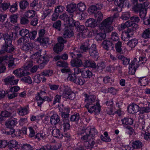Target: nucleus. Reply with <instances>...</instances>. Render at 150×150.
I'll use <instances>...</instances> for the list:
<instances>
[{
    "instance_id": "603ef678",
    "label": "nucleus",
    "mask_w": 150,
    "mask_h": 150,
    "mask_svg": "<svg viewBox=\"0 0 150 150\" xmlns=\"http://www.w3.org/2000/svg\"><path fill=\"white\" fill-rule=\"evenodd\" d=\"M150 112V107L149 106L141 107L140 108L139 115L143 114L145 113H148Z\"/></svg>"
},
{
    "instance_id": "6e6552de",
    "label": "nucleus",
    "mask_w": 150,
    "mask_h": 150,
    "mask_svg": "<svg viewBox=\"0 0 150 150\" xmlns=\"http://www.w3.org/2000/svg\"><path fill=\"white\" fill-rule=\"evenodd\" d=\"M4 81L6 85L10 84L12 85L17 84L19 80L15 79V77L12 75H10L4 79Z\"/></svg>"
},
{
    "instance_id": "774afa93",
    "label": "nucleus",
    "mask_w": 150,
    "mask_h": 150,
    "mask_svg": "<svg viewBox=\"0 0 150 150\" xmlns=\"http://www.w3.org/2000/svg\"><path fill=\"white\" fill-rule=\"evenodd\" d=\"M32 48L31 44L30 43H28L23 45L21 49L25 51H28L29 50H30Z\"/></svg>"
},
{
    "instance_id": "ddd939ff",
    "label": "nucleus",
    "mask_w": 150,
    "mask_h": 150,
    "mask_svg": "<svg viewBox=\"0 0 150 150\" xmlns=\"http://www.w3.org/2000/svg\"><path fill=\"white\" fill-rule=\"evenodd\" d=\"M17 123V119H10L6 122L5 125L7 128L13 129V127L15 126Z\"/></svg>"
},
{
    "instance_id": "412c9836",
    "label": "nucleus",
    "mask_w": 150,
    "mask_h": 150,
    "mask_svg": "<svg viewBox=\"0 0 150 150\" xmlns=\"http://www.w3.org/2000/svg\"><path fill=\"white\" fill-rule=\"evenodd\" d=\"M65 110L66 111V112L67 113H66L65 112H61V116L62 119V122H69V114L68 113L70 111L69 109L67 108L65 109Z\"/></svg>"
},
{
    "instance_id": "de8ad7c7",
    "label": "nucleus",
    "mask_w": 150,
    "mask_h": 150,
    "mask_svg": "<svg viewBox=\"0 0 150 150\" xmlns=\"http://www.w3.org/2000/svg\"><path fill=\"white\" fill-rule=\"evenodd\" d=\"M62 22L60 20H58L54 23L52 25V27L59 31L61 30V27Z\"/></svg>"
},
{
    "instance_id": "5701e85b",
    "label": "nucleus",
    "mask_w": 150,
    "mask_h": 150,
    "mask_svg": "<svg viewBox=\"0 0 150 150\" xmlns=\"http://www.w3.org/2000/svg\"><path fill=\"white\" fill-rule=\"evenodd\" d=\"M95 144V142L93 139L92 140H88V141H84V146L87 149H92Z\"/></svg>"
},
{
    "instance_id": "9d476101",
    "label": "nucleus",
    "mask_w": 150,
    "mask_h": 150,
    "mask_svg": "<svg viewBox=\"0 0 150 150\" xmlns=\"http://www.w3.org/2000/svg\"><path fill=\"white\" fill-rule=\"evenodd\" d=\"M139 61H137V58L135 57L129 64V69L130 70L132 71L133 73H134L137 68L139 67Z\"/></svg>"
},
{
    "instance_id": "393cba45",
    "label": "nucleus",
    "mask_w": 150,
    "mask_h": 150,
    "mask_svg": "<svg viewBox=\"0 0 150 150\" xmlns=\"http://www.w3.org/2000/svg\"><path fill=\"white\" fill-rule=\"evenodd\" d=\"M37 40L41 44H42L49 45L52 43V40H50L48 37H43L41 38H38Z\"/></svg>"
},
{
    "instance_id": "423d86ee",
    "label": "nucleus",
    "mask_w": 150,
    "mask_h": 150,
    "mask_svg": "<svg viewBox=\"0 0 150 150\" xmlns=\"http://www.w3.org/2000/svg\"><path fill=\"white\" fill-rule=\"evenodd\" d=\"M89 52L90 55L95 59L97 60L99 57V53L96 49L95 45H92L89 49Z\"/></svg>"
},
{
    "instance_id": "5fc2aeb1",
    "label": "nucleus",
    "mask_w": 150,
    "mask_h": 150,
    "mask_svg": "<svg viewBox=\"0 0 150 150\" xmlns=\"http://www.w3.org/2000/svg\"><path fill=\"white\" fill-rule=\"evenodd\" d=\"M35 100L37 102L38 105L40 107H41L42 105L44 102L46 101L45 99L36 96H35Z\"/></svg>"
},
{
    "instance_id": "4468645a",
    "label": "nucleus",
    "mask_w": 150,
    "mask_h": 150,
    "mask_svg": "<svg viewBox=\"0 0 150 150\" xmlns=\"http://www.w3.org/2000/svg\"><path fill=\"white\" fill-rule=\"evenodd\" d=\"M140 108L138 105L133 103L129 105L127 110L129 113L133 114L139 112Z\"/></svg>"
},
{
    "instance_id": "09e8293b",
    "label": "nucleus",
    "mask_w": 150,
    "mask_h": 150,
    "mask_svg": "<svg viewBox=\"0 0 150 150\" xmlns=\"http://www.w3.org/2000/svg\"><path fill=\"white\" fill-rule=\"evenodd\" d=\"M35 11L33 10H29L25 13V16L29 18H32L35 16Z\"/></svg>"
},
{
    "instance_id": "b1692460",
    "label": "nucleus",
    "mask_w": 150,
    "mask_h": 150,
    "mask_svg": "<svg viewBox=\"0 0 150 150\" xmlns=\"http://www.w3.org/2000/svg\"><path fill=\"white\" fill-rule=\"evenodd\" d=\"M86 132L87 134H88L89 135L91 136V137L93 139V137L97 134V131L95 128H91L90 127H87Z\"/></svg>"
},
{
    "instance_id": "7ed1b4c3",
    "label": "nucleus",
    "mask_w": 150,
    "mask_h": 150,
    "mask_svg": "<svg viewBox=\"0 0 150 150\" xmlns=\"http://www.w3.org/2000/svg\"><path fill=\"white\" fill-rule=\"evenodd\" d=\"M113 18L112 17H109L105 19L102 22L101 25L102 27L104 30L107 32H111L113 29V27L111 24L113 21Z\"/></svg>"
},
{
    "instance_id": "a19ab883",
    "label": "nucleus",
    "mask_w": 150,
    "mask_h": 150,
    "mask_svg": "<svg viewBox=\"0 0 150 150\" xmlns=\"http://www.w3.org/2000/svg\"><path fill=\"white\" fill-rule=\"evenodd\" d=\"M122 124L126 125H131L133 124V120L131 118L125 117L121 120Z\"/></svg>"
},
{
    "instance_id": "39448f33",
    "label": "nucleus",
    "mask_w": 150,
    "mask_h": 150,
    "mask_svg": "<svg viewBox=\"0 0 150 150\" xmlns=\"http://www.w3.org/2000/svg\"><path fill=\"white\" fill-rule=\"evenodd\" d=\"M41 50H39L36 52L32 56V59H38L39 61H40L46 63L49 61V57L47 55H45L43 56L41 55Z\"/></svg>"
},
{
    "instance_id": "f3484780",
    "label": "nucleus",
    "mask_w": 150,
    "mask_h": 150,
    "mask_svg": "<svg viewBox=\"0 0 150 150\" xmlns=\"http://www.w3.org/2000/svg\"><path fill=\"white\" fill-rule=\"evenodd\" d=\"M53 12V8L47 7L46 6L44 8V10L42 16V19H44L47 16H50Z\"/></svg>"
},
{
    "instance_id": "58836bf2",
    "label": "nucleus",
    "mask_w": 150,
    "mask_h": 150,
    "mask_svg": "<svg viewBox=\"0 0 150 150\" xmlns=\"http://www.w3.org/2000/svg\"><path fill=\"white\" fill-rule=\"evenodd\" d=\"M142 145V143L139 141H135L132 143V147L134 149L141 148Z\"/></svg>"
},
{
    "instance_id": "cd10ccee",
    "label": "nucleus",
    "mask_w": 150,
    "mask_h": 150,
    "mask_svg": "<svg viewBox=\"0 0 150 150\" xmlns=\"http://www.w3.org/2000/svg\"><path fill=\"white\" fill-rule=\"evenodd\" d=\"M59 18L60 19L63 21L66 22L67 23H68L69 25V21L71 19H72L73 17L72 18H71L70 16H69L66 13H64L59 16Z\"/></svg>"
},
{
    "instance_id": "ea45409f",
    "label": "nucleus",
    "mask_w": 150,
    "mask_h": 150,
    "mask_svg": "<svg viewBox=\"0 0 150 150\" xmlns=\"http://www.w3.org/2000/svg\"><path fill=\"white\" fill-rule=\"evenodd\" d=\"M82 76L83 78H90L92 75V72L89 70L82 71L81 73Z\"/></svg>"
},
{
    "instance_id": "6ab92c4d",
    "label": "nucleus",
    "mask_w": 150,
    "mask_h": 150,
    "mask_svg": "<svg viewBox=\"0 0 150 150\" xmlns=\"http://www.w3.org/2000/svg\"><path fill=\"white\" fill-rule=\"evenodd\" d=\"M37 96L44 98L48 102H50L52 101V99L47 96V93L45 91H41L37 94Z\"/></svg>"
},
{
    "instance_id": "2f4dec72",
    "label": "nucleus",
    "mask_w": 150,
    "mask_h": 150,
    "mask_svg": "<svg viewBox=\"0 0 150 150\" xmlns=\"http://www.w3.org/2000/svg\"><path fill=\"white\" fill-rule=\"evenodd\" d=\"M8 147H9V150H13V148L17 146L18 145V142L15 140L10 141L8 142Z\"/></svg>"
},
{
    "instance_id": "a18cd8bd",
    "label": "nucleus",
    "mask_w": 150,
    "mask_h": 150,
    "mask_svg": "<svg viewBox=\"0 0 150 150\" xmlns=\"http://www.w3.org/2000/svg\"><path fill=\"white\" fill-rule=\"evenodd\" d=\"M103 134L104 136L101 135L100 136V139L103 141L106 142H108L111 141V139L110 137L108 136V134L107 132H104Z\"/></svg>"
},
{
    "instance_id": "7c9ffc66",
    "label": "nucleus",
    "mask_w": 150,
    "mask_h": 150,
    "mask_svg": "<svg viewBox=\"0 0 150 150\" xmlns=\"http://www.w3.org/2000/svg\"><path fill=\"white\" fill-rule=\"evenodd\" d=\"M138 43V40L136 38H134L129 41L126 43L127 45L131 48L134 47Z\"/></svg>"
},
{
    "instance_id": "c756f323",
    "label": "nucleus",
    "mask_w": 150,
    "mask_h": 150,
    "mask_svg": "<svg viewBox=\"0 0 150 150\" xmlns=\"http://www.w3.org/2000/svg\"><path fill=\"white\" fill-rule=\"evenodd\" d=\"M64 46L62 44L57 43L54 46L53 50L55 52L58 53L63 50Z\"/></svg>"
},
{
    "instance_id": "bf43d9fd",
    "label": "nucleus",
    "mask_w": 150,
    "mask_h": 150,
    "mask_svg": "<svg viewBox=\"0 0 150 150\" xmlns=\"http://www.w3.org/2000/svg\"><path fill=\"white\" fill-rule=\"evenodd\" d=\"M148 79L145 77H142L139 79V82L142 86H145L148 83Z\"/></svg>"
},
{
    "instance_id": "20e7f679",
    "label": "nucleus",
    "mask_w": 150,
    "mask_h": 150,
    "mask_svg": "<svg viewBox=\"0 0 150 150\" xmlns=\"http://www.w3.org/2000/svg\"><path fill=\"white\" fill-rule=\"evenodd\" d=\"M88 111L91 113L94 112L96 115H98L100 112L101 107L99 102L91 104L88 105H85Z\"/></svg>"
},
{
    "instance_id": "864d4df0",
    "label": "nucleus",
    "mask_w": 150,
    "mask_h": 150,
    "mask_svg": "<svg viewBox=\"0 0 150 150\" xmlns=\"http://www.w3.org/2000/svg\"><path fill=\"white\" fill-rule=\"evenodd\" d=\"M21 150H34L33 147L27 143L23 144L21 146Z\"/></svg>"
},
{
    "instance_id": "4d7b16f0",
    "label": "nucleus",
    "mask_w": 150,
    "mask_h": 150,
    "mask_svg": "<svg viewBox=\"0 0 150 150\" xmlns=\"http://www.w3.org/2000/svg\"><path fill=\"white\" fill-rule=\"evenodd\" d=\"M29 33V30L26 29H23L20 30L19 34L22 37H23L27 36Z\"/></svg>"
},
{
    "instance_id": "c9c22d12",
    "label": "nucleus",
    "mask_w": 150,
    "mask_h": 150,
    "mask_svg": "<svg viewBox=\"0 0 150 150\" xmlns=\"http://www.w3.org/2000/svg\"><path fill=\"white\" fill-rule=\"evenodd\" d=\"M144 8V7H143V4H138L134 5L132 8V9L135 12H139L142 10V9Z\"/></svg>"
},
{
    "instance_id": "a878e982",
    "label": "nucleus",
    "mask_w": 150,
    "mask_h": 150,
    "mask_svg": "<svg viewBox=\"0 0 150 150\" xmlns=\"http://www.w3.org/2000/svg\"><path fill=\"white\" fill-rule=\"evenodd\" d=\"M105 31L104 30L102 31L101 30V32L97 33L95 38L96 39L97 41H100L105 39L106 37Z\"/></svg>"
},
{
    "instance_id": "c85d7f7f",
    "label": "nucleus",
    "mask_w": 150,
    "mask_h": 150,
    "mask_svg": "<svg viewBox=\"0 0 150 150\" xmlns=\"http://www.w3.org/2000/svg\"><path fill=\"white\" fill-rule=\"evenodd\" d=\"M117 59L121 60L122 61L123 64L125 65H128L130 61V59L129 58L125 57L121 54L118 56Z\"/></svg>"
},
{
    "instance_id": "f03ea898",
    "label": "nucleus",
    "mask_w": 150,
    "mask_h": 150,
    "mask_svg": "<svg viewBox=\"0 0 150 150\" xmlns=\"http://www.w3.org/2000/svg\"><path fill=\"white\" fill-rule=\"evenodd\" d=\"M13 33L11 34L5 33L3 37L5 43L3 45V48L8 52H13L14 48L12 44L13 38Z\"/></svg>"
},
{
    "instance_id": "e2e57ef3",
    "label": "nucleus",
    "mask_w": 150,
    "mask_h": 150,
    "mask_svg": "<svg viewBox=\"0 0 150 150\" xmlns=\"http://www.w3.org/2000/svg\"><path fill=\"white\" fill-rule=\"evenodd\" d=\"M62 125L63 126V130L64 132L69 130L70 129V122H63L62 124Z\"/></svg>"
},
{
    "instance_id": "37998d69",
    "label": "nucleus",
    "mask_w": 150,
    "mask_h": 150,
    "mask_svg": "<svg viewBox=\"0 0 150 150\" xmlns=\"http://www.w3.org/2000/svg\"><path fill=\"white\" fill-rule=\"evenodd\" d=\"M94 17L98 21H100L103 20V15L100 11H98L96 13L94 14Z\"/></svg>"
},
{
    "instance_id": "a211bd4d",
    "label": "nucleus",
    "mask_w": 150,
    "mask_h": 150,
    "mask_svg": "<svg viewBox=\"0 0 150 150\" xmlns=\"http://www.w3.org/2000/svg\"><path fill=\"white\" fill-rule=\"evenodd\" d=\"M103 48L107 50H112L114 45L112 42L109 40H104L102 43Z\"/></svg>"
},
{
    "instance_id": "dca6fc26",
    "label": "nucleus",
    "mask_w": 150,
    "mask_h": 150,
    "mask_svg": "<svg viewBox=\"0 0 150 150\" xmlns=\"http://www.w3.org/2000/svg\"><path fill=\"white\" fill-rule=\"evenodd\" d=\"M29 109V108L28 105L24 107H21L17 109V112L19 115L24 116L28 113Z\"/></svg>"
},
{
    "instance_id": "13d9d810",
    "label": "nucleus",
    "mask_w": 150,
    "mask_h": 150,
    "mask_svg": "<svg viewBox=\"0 0 150 150\" xmlns=\"http://www.w3.org/2000/svg\"><path fill=\"white\" fill-rule=\"evenodd\" d=\"M85 81L83 77H76L74 81V83L80 85H83Z\"/></svg>"
},
{
    "instance_id": "8fccbe9b",
    "label": "nucleus",
    "mask_w": 150,
    "mask_h": 150,
    "mask_svg": "<svg viewBox=\"0 0 150 150\" xmlns=\"http://www.w3.org/2000/svg\"><path fill=\"white\" fill-rule=\"evenodd\" d=\"M8 62H6V63L8 64V66L9 68H13L16 66L14 62V60L13 59L11 58L10 57H8Z\"/></svg>"
},
{
    "instance_id": "f8f14e48",
    "label": "nucleus",
    "mask_w": 150,
    "mask_h": 150,
    "mask_svg": "<svg viewBox=\"0 0 150 150\" xmlns=\"http://www.w3.org/2000/svg\"><path fill=\"white\" fill-rule=\"evenodd\" d=\"M74 35V33L71 29V27L69 25L65 26L64 28L63 37L65 38H70Z\"/></svg>"
},
{
    "instance_id": "2eb2a0df",
    "label": "nucleus",
    "mask_w": 150,
    "mask_h": 150,
    "mask_svg": "<svg viewBox=\"0 0 150 150\" xmlns=\"http://www.w3.org/2000/svg\"><path fill=\"white\" fill-rule=\"evenodd\" d=\"M60 121V117L57 114H54L50 117V122L52 125H56L59 123Z\"/></svg>"
},
{
    "instance_id": "4c0bfd02",
    "label": "nucleus",
    "mask_w": 150,
    "mask_h": 150,
    "mask_svg": "<svg viewBox=\"0 0 150 150\" xmlns=\"http://www.w3.org/2000/svg\"><path fill=\"white\" fill-rule=\"evenodd\" d=\"M33 61L31 60L30 59L29 60L25 62L22 68L25 70H27L31 68L33 65Z\"/></svg>"
},
{
    "instance_id": "f257e3e1",
    "label": "nucleus",
    "mask_w": 150,
    "mask_h": 150,
    "mask_svg": "<svg viewBox=\"0 0 150 150\" xmlns=\"http://www.w3.org/2000/svg\"><path fill=\"white\" fill-rule=\"evenodd\" d=\"M71 57L75 56L76 58L72 59L71 61V65L73 67H81L83 65L82 60L80 59L83 56L81 53L78 50L77 48L74 49V52L71 53Z\"/></svg>"
},
{
    "instance_id": "e433bc0d",
    "label": "nucleus",
    "mask_w": 150,
    "mask_h": 150,
    "mask_svg": "<svg viewBox=\"0 0 150 150\" xmlns=\"http://www.w3.org/2000/svg\"><path fill=\"white\" fill-rule=\"evenodd\" d=\"M53 73V71L51 69H45L41 73L40 75L46 76H50L52 75Z\"/></svg>"
},
{
    "instance_id": "4be33fe9",
    "label": "nucleus",
    "mask_w": 150,
    "mask_h": 150,
    "mask_svg": "<svg viewBox=\"0 0 150 150\" xmlns=\"http://www.w3.org/2000/svg\"><path fill=\"white\" fill-rule=\"evenodd\" d=\"M85 25L86 26L91 28H94L97 25V22L94 19L90 18L86 21Z\"/></svg>"
},
{
    "instance_id": "0eeeda50",
    "label": "nucleus",
    "mask_w": 150,
    "mask_h": 150,
    "mask_svg": "<svg viewBox=\"0 0 150 150\" xmlns=\"http://www.w3.org/2000/svg\"><path fill=\"white\" fill-rule=\"evenodd\" d=\"M13 74L17 77L19 78L28 75L29 73L27 72V71L22 68L17 69L13 72Z\"/></svg>"
},
{
    "instance_id": "680f3d73",
    "label": "nucleus",
    "mask_w": 150,
    "mask_h": 150,
    "mask_svg": "<svg viewBox=\"0 0 150 150\" xmlns=\"http://www.w3.org/2000/svg\"><path fill=\"white\" fill-rule=\"evenodd\" d=\"M70 121L72 122H77L80 119L79 114L78 113H76V114L71 116L70 118Z\"/></svg>"
},
{
    "instance_id": "c03bdc74",
    "label": "nucleus",
    "mask_w": 150,
    "mask_h": 150,
    "mask_svg": "<svg viewBox=\"0 0 150 150\" xmlns=\"http://www.w3.org/2000/svg\"><path fill=\"white\" fill-rule=\"evenodd\" d=\"M89 45L88 44H86V43H84L83 44H82L80 46V49L81 51V52H80V53H81V54H82V53L83 52H86L88 50H89ZM78 50L80 51L78 49Z\"/></svg>"
},
{
    "instance_id": "0e129e2a",
    "label": "nucleus",
    "mask_w": 150,
    "mask_h": 150,
    "mask_svg": "<svg viewBox=\"0 0 150 150\" xmlns=\"http://www.w3.org/2000/svg\"><path fill=\"white\" fill-rule=\"evenodd\" d=\"M77 7L79 11L81 12H83L85 11L86 8V6L83 3L80 2L77 4Z\"/></svg>"
},
{
    "instance_id": "aec40b11",
    "label": "nucleus",
    "mask_w": 150,
    "mask_h": 150,
    "mask_svg": "<svg viewBox=\"0 0 150 150\" xmlns=\"http://www.w3.org/2000/svg\"><path fill=\"white\" fill-rule=\"evenodd\" d=\"M83 65L85 67L96 68V66L95 62L90 59L84 60Z\"/></svg>"
},
{
    "instance_id": "473e14b6",
    "label": "nucleus",
    "mask_w": 150,
    "mask_h": 150,
    "mask_svg": "<svg viewBox=\"0 0 150 150\" xmlns=\"http://www.w3.org/2000/svg\"><path fill=\"white\" fill-rule=\"evenodd\" d=\"M28 6L29 3L26 0H21L19 2L20 8L23 11L25 10Z\"/></svg>"
},
{
    "instance_id": "052dcab7",
    "label": "nucleus",
    "mask_w": 150,
    "mask_h": 150,
    "mask_svg": "<svg viewBox=\"0 0 150 150\" xmlns=\"http://www.w3.org/2000/svg\"><path fill=\"white\" fill-rule=\"evenodd\" d=\"M37 34V31L36 30L31 31L29 32L27 37L30 40H33L36 38Z\"/></svg>"
},
{
    "instance_id": "49530a36",
    "label": "nucleus",
    "mask_w": 150,
    "mask_h": 150,
    "mask_svg": "<svg viewBox=\"0 0 150 150\" xmlns=\"http://www.w3.org/2000/svg\"><path fill=\"white\" fill-rule=\"evenodd\" d=\"M18 3L16 1L13 4L11 5L9 11L12 13H14L16 12L18 10Z\"/></svg>"
},
{
    "instance_id": "72a5a7b5",
    "label": "nucleus",
    "mask_w": 150,
    "mask_h": 150,
    "mask_svg": "<svg viewBox=\"0 0 150 150\" xmlns=\"http://www.w3.org/2000/svg\"><path fill=\"white\" fill-rule=\"evenodd\" d=\"M61 91L63 92V93H66L68 94L74 93H73L69 87L67 86H65L64 85H62L60 87Z\"/></svg>"
},
{
    "instance_id": "69168bd1",
    "label": "nucleus",
    "mask_w": 150,
    "mask_h": 150,
    "mask_svg": "<svg viewBox=\"0 0 150 150\" xmlns=\"http://www.w3.org/2000/svg\"><path fill=\"white\" fill-rule=\"evenodd\" d=\"M57 65L60 67H67L68 66V63L64 60H60L58 61L57 64Z\"/></svg>"
},
{
    "instance_id": "6e6d98bb",
    "label": "nucleus",
    "mask_w": 150,
    "mask_h": 150,
    "mask_svg": "<svg viewBox=\"0 0 150 150\" xmlns=\"http://www.w3.org/2000/svg\"><path fill=\"white\" fill-rule=\"evenodd\" d=\"M65 9V7L62 5H58L56 6L54 9V12L59 14L63 12Z\"/></svg>"
},
{
    "instance_id": "3c124183",
    "label": "nucleus",
    "mask_w": 150,
    "mask_h": 150,
    "mask_svg": "<svg viewBox=\"0 0 150 150\" xmlns=\"http://www.w3.org/2000/svg\"><path fill=\"white\" fill-rule=\"evenodd\" d=\"M52 134L53 137H55L60 138L62 134L59 130L58 129H54L52 132Z\"/></svg>"
},
{
    "instance_id": "9b49d317",
    "label": "nucleus",
    "mask_w": 150,
    "mask_h": 150,
    "mask_svg": "<svg viewBox=\"0 0 150 150\" xmlns=\"http://www.w3.org/2000/svg\"><path fill=\"white\" fill-rule=\"evenodd\" d=\"M85 101L86 102H87L86 104L85 105H88L98 102V101L96 100V96L93 95L87 96V94H86Z\"/></svg>"
},
{
    "instance_id": "1a4fd4ad",
    "label": "nucleus",
    "mask_w": 150,
    "mask_h": 150,
    "mask_svg": "<svg viewBox=\"0 0 150 150\" xmlns=\"http://www.w3.org/2000/svg\"><path fill=\"white\" fill-rule=\"evenodd\" d=\"M76 4H70L67 6L66 11L69 13L70 17L72 18L74 16V12H76Z\"/></svg>"
},
{
    "instance_id": "bb28decb",
    "label": "nucleus",
    "mask_w": 150,
    "mask_h": 150,
    "mask_svg": "<svg viewBox=\"0 0 150 150\" xmlns=\"http://www.w3.org/2000/svg\"><path fill=\"white\" fill-rule=\"evenodd\" d=\"M30 6L33 8L37 11L40 8H41L42 7V4L41 3H38V0H34L30 4Z\"/></svg>"
},
{
    "instance_id": "338daca9",
    "label": "nucleus",
    "mask_w": 150,
    "mask_h": 150,
    "mask_svg": "<svg viewBox=\"0 0 150 150\" xmlns=\"http://www.w3.org/2000/svg\"><path fill=\"white\" fill-rule=\"evenodd\" d=\"M22 78L21 79V81L23 82L30 84L32 83V81L30 77L29 76H27Z\"/></svg>"
},
{
    "instance_id": "79ce46f5",
    "label": "nucleus",
    "mask_w": 150,
    "mask_h": 150,
    "mask_svg": "<svg viewBox=\"0 0 150 150\" xmlns=\"http://www.w3.org/2000/svg\"><path fill=\"white\" fill-rule=\"evenodd\" d=\"M113 104L112 101L110 102V106L108 107V109L106 110L107 113L109 115H113L115 114V112L114 111V108L113 106Z\"/></svg>"
},
{
    "instance_id": "f704fd0d",
    "label": "nucleus",
    "mask_w": 150,
    "mask_h": 150,
    "mask_svg": "<svg viewBox=\"0 0 150 150\" xmlns=\"http://www.w3.org/2000/svg\"><path fill=\"white\" fill-rule=\"evenodd\" d=\"M141 36L145 39L150 38V28H147L144 30L141 34Z\"/></svg>"
}]
</instances>
